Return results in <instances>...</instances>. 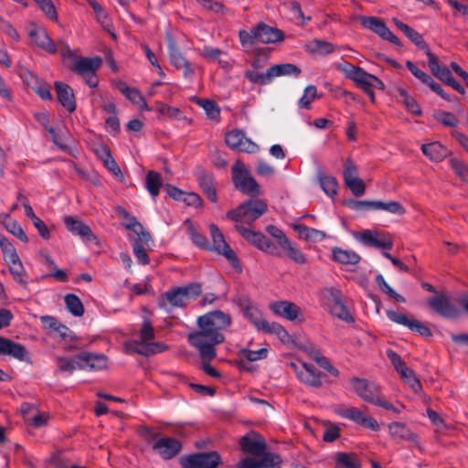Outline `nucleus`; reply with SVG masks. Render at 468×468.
I'll return each mask as SVG.
<instances>
[{
    "instance_id": "4be33fe9",
    "label": "nucleus",
    "mask_w": 468,
    "mask_h": 468,
    "mask_svg": "<svg viewBox=\"0 0 468 468\" xmlns=\"http://www.w3.org/2000/svg\"><path fill=\"white\" fill-rule=\"evenodd\" d=\"M80 370H101L107 367L108 358L103 354L82 351L77 354Z\"/></svg>"
},
{
    "instance_id": "774afa93",
    "label": "nucleus",
    "mask_w": 468,
    "mask_h": 468,
    "mask_svg": "<svg viewBox=\"0 0 468 468\" xmlns=\"http://www.w3.org/2000/svg\"><path fill=\"white\" fill-rule=\"evenodd\" d=\"M31 90L44 101H51L53 99L50 91V86L41 80H39L38 83L35 84Z\"/></svg>"
},
{
    "instance_id": "de8ad7c7",
    "label": "nucleus",
    "mask_w": 468,
    "mask_h": 468,
    "mask_svg": "<svg viewBox=\"0 0 468 468\" xmlns=\"http://www.w3.org/2000/svg\"><path fill=\"white\" fill-rule=\"evenodd\" d=\"M373 210H385L396 215L405 213V208L398 201L383 202L380 200H373Z\"/></svg>"
},
{
    "instance_id": "c9c22d12",
    "label": "nucleus",
    "mask_w": 468,
    "mask_h": 468,
    "mask_svg": "<svg viewBox=\"0 0 468 468\" xmlns=\"http://www.w3.org/2000/svg\"><path fill=\"white\" fill-rule=\"evenodd\" d=\"M332 258L335 261L345 265H356L361 260V257L356 252L337 247L333 249Z\"/></svg>"
},
{
    "instance_id": "72a5a7b5",
    "label": "nucleus",
    "mask_w": 468,
    "mask_h": 468,
    "mask_svg": "<svg viewBox=\"0 0 468 468\" xmlns=\"http://www.w3.org/2000/svg\"><path fill=\"white\" fill-rule=\"evenodd\" d=\"M335 468H361V461L354 452H339L335 455Z\"/></svg>"
},
{
    "instance_id": "2eb2a0df",
    "label": "nucleus",
    "mask_w": 468,
    "mask_h": 468,
    "mask_svg": "<svg viewBox=\"0 0 468 468\" xmlns=\"http://www.w3.org/2000/svg\"><path fill=\"white\" fill-rule=\"evenodd\" d=\"M356 238L367 247L390 250L393 248L391 237L384 232L366 229L357 233Z\"/></svg>"
},
{
    "instance_id": "58836bf2",
    "label": "nucleus",
    "mask_w": 468,
    "mask_h": 468,
    "mask_svg": "<svg viewBox=\"0 0 468 468\" xmlns=\"http://www.w3.org/2000/svg\"><path fill=\"white\" fill-rule=\"evenodd\" d=\"M162 185L161 175L154 170L148 171L145 176V187L154 199L159 195Z\"/></svg>"
},
{
    "instance_id": "a19ab883",
    "label": "nucleus",
    "mask_w": 468,
    "mask_h": 468,
    "mask_svg": "<svg viewBox=\"0 0 468 468\" xmlns=\"http://www.w3.org/2000/svg\"><path fill=\"white\" fill-rule=\"evenodd\" d=\"M272 79L275 77L281 76H299L301 73V69L292 63H282L270 67Z\"/></svg>"
},
{
    "instance_id": "f704fd0d",
    "label": "nucleus",
    "mask_w": 468,
    "mask_h": 468,
    "mask_svg": "<svg viewBox=\"0 0 468 468\" xmlns=\"http://www.w3.org/2000/svg\"><path fill=\"white\" fill-rule=\"evenodd\" d=\"M197 181L204 195H206L210 202L216 203L218 201V196L213 176L211 174L202 173L198 176Z\"/></svg>"
},
{
    "instance_id": "a18cd8bd",
    "label": "nucleus",
    "mask_w": 468,
    "mask_h": 468,
    "mask_svg": "<svg viewBox=\"0 0 468 468\" xmlns=\"http://www.w3.org/2000/svg\"><path fill=\"white\" fill-rule=\"evenodd\" d=\"M264 334L275 335L280 341L285 345L292 343V337L288 331L281 324L276 322L270 323Z\"/></svg>"
},
{
    "instance_id": "c03bdc74",
    "label": "nucleus",
    "mask_w": 468,
    "mask_h": 468,
    "mask_svg": "<svg viewBox=\"0 0 468 468\" xmlns=\"http://www.w3.org/2000/svg\"><path fill=\"white\" fill-rule=\"evenodd\" d=\"M56 366L58 371L67 372L71 375L76 369H79V359L77 358V355L72 357L57 356Z\"/></svg>"
},
{
    "instance_id": "6e6552de",
    "label": "nucleus",
    "mask_w": 468,
    "mask_h": 468,
    "mask_svg": "<svg viewBox=\"0 0 468 468\" xmlns=\"http://www.w3.org/2000/svg\"><path fill=\"white\" fill-rule=\"evenodd\" d=\"M221 463V455L216 451L198 452L179 458L182 468H218Z\"/></svg>"
},
{
    "instance_id": "09e8293b",
    "label": "nucleus",
    "mask_w": 468,
    "mask_h": 468,
    "mask_svg": "<svg viewBox=\"0 0 468 468\" xmlns=\"http://www.w3.org/2000/svg\"><path fill=\"white\" fill-rule=\"evenodd\" d=\"M65 303L68 311L74 316L80 317L84 314L83 304L79 298L74 293H68L65 296Z\"/></svg>"
},
{
    "instance_id": "f257e3e1",
    "label": "nucleus",
    "mask_w": 468,
    "mask_h": 468,
    "mask_svg": "<svg viewBox=\"0 0 468 468\" xmlns=\"http://www.w3.org/2000/svg\"><path fill=\"white\" fill-rule=\"evenodd\" d=\"M231 322V316L220 310L207 312L197 317V330L187 335V342L198 351L201 358L211 361L217 356L216 346L225 341L223 331Z\"/></svg>"
},
{
    "instance_id": "37998d69",
    "label": "nucleus",
    "mask_w": 468,
    "mask_h": 468,
    "mask_svg": "<svg viewBox=\"0 0 468 468\" xmlns=\"http://www.w3.org/2000/svg\"><path fill=\"white\" fill-rule=\"evenodd\" d=\"M244 77L252 84H259L261 86L270 84L272 81V75L269 68L266 72H258L256 70H246Z\"/></svg>"
},
{
    "instance_id": "9b49d317",
    "label": "nucleus",
    "mask_w": 468,
    "mask_h": 468,
    "mask_svg": "<svg viewBox=\"0 0 468 468\" xmlns=\"http://www.w3.org/2000/svg\"><path fill=\"white\" fill-rule=\"evenodd\" d=\"M353 389L364 401L376 405L380 397V388L367 378L353 377L350 379Z\"/></svg>"
},
{
    "instance_id": "6e6d98bb",
    "label": "nucleus",
    "mask_w": 468,
    "mask_h": 468,
    "mask_svg": "<svg viewBox=\"0 0 468 468\" xmlns=\"http://www.w3.org/2000/svg\"><path fill=\"white\" fill-rule=\"evenodd\" d=\"M376 283L378 284V288L388 296L392 297L394 300H396L398 303H405L406 299L395 292V290L389 286V284L386 282L385 278L382 274H378L376 276Z\"/></svg>"
},
{
    "instance_id": "39448f33",
    "label": "nucleus",
    "mask_w": 468,
    "mask_h": 468,
    "mask_svg": "<svg viewBox=\"0 0 468 468\" xmlns=\"http://www.w3.org/2000/svg\"><path fill=\"white\" fill-rule=\"evenodd\" d=\"M231 179L236 189L240 193L252 197L260 194L259 184L239 159L235 162L231 168Z\"/></svg>"
},
{
    "instance_id": "4d7b16f0",
    "label": "nucleus",
    "mask_w": 468,
    "mask_h": 468,
    "mask_svg": "<svg viewBox=\"0 0 468 468\" xmlns=\"http://www.w3.org/2000/svg\"><path fill=\"white\" fill-rule=\"evenodd\" d=\"M316 87L314 85H309L304 89L303 96L298 101V106L303 109H310L312 102L315 98H319L316 94Z\"/></svg>"
},
{
    "instance_id": "e433bc0d",
    "label": "nucleus",
    "mask_w": 468,
    "mask_h": 468,
    "mask_svg": "<svg viewBox=\"0 0 468 468\" xmlns=\"http://www.w3.org/2000/svg\"><path fill=\"white\" fill-rule=\"evenodd\" d=\"M335 50L334 45L331 42L314 38L306 44V51L310 54L315 55H328Z\"/></svg>"
},
{
    "instance_id": "e2e57ef3",
    "label": "nucleus",
    "mask_w": 468,
    "mask_h": 468,
    "mask_svg": "<svg viewBox=\"0 0 468 468\" xmlns=\"http://www.w3.org/2000/svg\"><path fill=\"white\" fill-rule=\"evenodd\" d=\"M41 11L52 21L58 19L56 7L51 0H34Z\"/></svg>"
},
{
    "instance_id": "338daca9",
    "label": "nucleus",
    "mask_w": 468,
    "mask_h": 468,
    "mask_svg": "<svg viewBox=\"0 0 468 468\" xmlns=\"http://www.w3.org/2000/svg\"><path fill=\"white\" fill-rule=\"evenodd\" d=\"M344 205L356 211L373 210V201L370 200L347 199L344 201Z\"/></svg>"
},
{
    "instance_id": "052dcab7",
    "label": "nucleus",
    "mask_w": 468,
    "mask_h": 468,
    "mask_svg": "<svg viewBox=\"0 0 468 468\" xmlns=\"http://www.w3.org/2000/svg\"><path fill=\"white\" fill-rule=\"evenodd\" d=\"M450 165L452 169L454 171L457 176H459L463 181L468 183V166L464 162L458 158H451Z\"/></svg>"
},
{
    "instance_id": "79ce46f5",
    "label": "nucleus",
    "mask_w": 468,
    "mask_h": 468,
    "mask_svg": "<svg viewBox=\"0 0 468 468\" xmlns=\"http://www.w3.org/2000/svg\"><path fill=\"white\" fill-rule=\"evenodd\" d=\"M9 266V271L13 276V279L23 288L27 287V282L26 280V271L20 261V258H17L14 261L6 262Z\"/></svg>"
},
{
    "instance_id": "2f4dec72",
    "label": "nucleus",
    "mask_w": 468,
    "mask_h": 468,
    "mask_svg": "<svg viewBox=\"0 0 468 468\" xmlns=\"http://www.w3.org/2000/svg\"><path fill=\"white\" fill-rule=\"evenodd\" d=\"M421 151L425 156L433 162H441L451 154L444 145L437 141L422 144Z\"/></svg>"
},
{
    "instance_id": "cd10ccee",
    "label": "nucleus",
    "mask_w": 468,
    "mask_h": 468,
    "mask_svg": "<svg viewBox=\"0 0 468 468\" xmlns=\"http://www.w3.org/2000/svg\"><path fill=\"white\" fill-rule=\"evenodd\" d=\"M330 301L332 302L331 304V313L335 316L338 317L339 319L347 322V323H353L355 320L353 316L350 314L348 309L342 302V295L341 292L339 290L330 289Z\"/></svg>"
},
{
    "instance_id": "dca6fc26",
    "label": "nucleus",
    "mask_w": 468,
    "mask_h": 468,
    "mask_svg": "<svg viewBox=\"0 0 468 468\" xmlns=\"http://www.w3.org/2000/svg\"><path fill=\"white\" fill-rule=\"evenodd\" d=\"M428 305L444 319L454 320L461 314L460 309L445 295L429 298Z\"/></svg>"
},
{
    "instance_id": "49530a36",
    "label": "nucleus",
    "mask_w": 468,
    "mask_h": 468,
    "mask_svg": "<svg viewBox=\"0 0 468 468\" xmlns=\"http://www.w3.org/2000/svg\"><path fill=\"white\" fill-rule=\"evenodd\" d=\"M197 102L204 109L208 119L217 122L220 120V108L215 101L208 99H198Z\"/></svg>"
},
{
    "instance_id": "8fccbe9b",
    "label": "nucleus",
    "mask_w": 468,
    "mask_h": 468,
    "mask_svg": "<svg viewBox=\"0 0 468 468\" xmlns=\"http://www.w3.org/2000/svg\"><path fill=\"white\" fill-rule=\"evenodd\" d=\"M319 182L323 191L333 197L337 193L338 182L333 176L319 175Z\"/></svg>"
},
{
    "instance_id": "13d9d810",
    "label": "nucleus",
    "mask_w": 468,
    "mask_h": 468,
    "mask_svg": "<svg viewBox=\"0 0 468 468\" xmlns=\"http://www.w3.org/2000/svg\"><path fill=\"white\" fill-rule=\"evenodd\" d=\"M168 56L171 64L176 69H181L187 62V59L183 56L179 48L173 43L168 46Z\"/></svg>"
},
{
    "instance_id": "6ab92c4d",
    "label": "nucleus",
    "mask_w": 468,
    "mask_h": 468,
    "mask_svg": "<svg viewBox=\"0 0 468 468\" xmlns=\"http://www.w3.org/2000/svg\"><path fill=\"white\" fill-rule=\"evenodd\" d=\"M64 224L69 232L73 235L79 236L84 242L98 244L97 236L82 220L72 216H66L64 218Z\"/></svg>"
},
{
    "instance_id": "ea45409f",
    "label": "nucleus",
    "mask_w": 468,
    "mask_h": 468,
    "mask_svg": "<svg viewBox=\"0 0 468 468\" xmlns=\"http://www.w3.org/2000/svg\"><path fill=\"white\" fill-rule=\"evenodd\" d=\"M184 224L187 227V232L190 236V239L197 247L203 250H209V243L205 235L200 233L193 225L190 218H186L184 221Z\"/></svg>"
},
{
    "instance_id": "3c124183",
    "label": "nucleus",
    "mask_w": 468,
    "mask_h": 468,
    "mask_svg": "<svg viewBox=\"0 0 468 468\" xmlns=\"http://www.w3.org/2000/svg\"><path fill=\"white\" fill-rule=\"evenodd\" d=\"M398 91L407 110L415 116H420L422 114V111L417 101L403 88H399Z\"/></svg>"
},
{
    "instance_id": "412c9836",
    "label": "nucleus",
    "mask_w": 468,
    "mask_h": 468,
    "mask_svg": "<svg viewBox=\"0 0 468 468\" xmlns=\"http://www.w3.org/2000/svg\"><path fill=\"white\" fill-rule=\"evenodd\" d=\"M291 367L295 370L297 378L303 383L315 388L322 387V373L316 370L314 366L303 363L301 367H298L295 363H291Z\"/></svg>"
},
{
    "instance_id": "f8f14e48",
    "label": "nucleus",
    "mask_w": 468,
    "mask_h": 468,
    "mask_svg": "<svg viewBox=\"0 0 468 468\" xmlns=\"http://www.w3.org/2000/svg\"><path fill=\"white\" fill-rule=\"evenodd\" d=\"M360 21L363 27L371 30L382 39L387 40L399 48L402 47V43L399 38L390 31L381 18L377 16H360Z\"/></svg>"
},
{
    "instance_id": "c85d7f7f",
    "label": "nucleus",
    "mask_w": 468,
    "mask_h": 468,
    "mask_svg": "<svg viewBox=\"0 0 468 468\" xmlns=\"http://www.w3.org/2000/svg\"><path fill=\"white\" fill-rule=\"evenodd\" d=\"M393 23L395 26L401 30L405 36L412 42L414 43L418 48L423 50L428 57V53L431 52L429 45L424 40L423 36L417 32L415 29L405 24L404 22L400 21L398 18H393Z\"/></svg>"
},
{
    "instance_id": "0e129e2a",
    "label": "nucleus",
    "mask_w": 468,
    "mask_h": 468,
    "mask_svg": "<svg viewBox=\"0 0 468 468\" xmlns=\"http://www.w3.org/2000/svg\"><path fill=\"white\" fill-rule=\"evenodd\" d=\"M239 37L240 44L243 47L253 46L256 42H258L256 27H252L250 31L239 30Z\"/></svg>"
},
{
    "instance_id": "5fc2aeb1",
    "label": "nucleus",
    "mask_w": 468,
    "mask_h": 468,
    "mask_svg": "<svg viewBox=\"0 0 468 468\" xmlns=\"http://www.w3.org/2000/svg\"><path fill=\"white\" fill-rule=\"evenodd\" d=\"M259 457H261L260 460L261 468H280L282 463V457L275 452L264 451Z\"/></svg>"
},
{
    "instance_id": "b1692460",
    "label": "nucleus",
    "mask_w": 468,
    "mask_h": 468,
    "mask_svg": "<svg viewBox=\"0 0 468 468\" xmlns=\"http://www.w3.org/2000/svg\"><path fill=\"white\" fill-rule=\"evenodd\" d=\"M0 356H9L19 361L30 362L29 353L23 345L4 336H0Z\"/></svg>"
},
{
    "instance_id": "aec40b11",
    "label": "nucleus",
    "mask_w": 468,
    "mask_h": 468,
    "mask_svg": "<svg viewBox=\"0 0 468 468\" xmlns=\"http://www.w3.org/2000/svg\"><path fill=\"white\" fill-rule=\"evenodd\" d=\"M168 349L167 345L163 342L153 343L147 346H141L139 340H128L123 344V350L126 354H136L144 356H150L163 353Z\"/></svg>"
},
{
    "instance_id": "423d86ee",
    "label": "nucleus",
    "mask_w": 468,
    "mask_h": 468,
    "mask_svg": "<svg viewBox=\"0 0 468 468\" xmlns=\"http://www.w3.org/2000/svg\"><path fill=\"white\" fill-rule=\"evenodd\" d=\"M266 231L276 239L278 248L294 263L303 265L307 262L304 253L293 243L286 234L274 225H268Z\"/></svg>"
},
{
    "instance_id": "7c9ffc66",
    "label": "nucleus",
    "mask_w": 468,
    "mask_h": 468,
    "mask_svg": "<svg viewBox=\"0 0 468 468\" xmlns=\"http://www.w3.org/2000/svg\"><path fill=\"white\" fill-rule=\"evenodd\" d=\"M29 37L34 43L41 49L55 54L58 51L57 46L49 37L48 32L42 28H35L30 30Z\"/></svg>"
},
{
    "instance_id": "20e7f679",
    "label": "nucleus",
    "mask_w": 468,
    "mask_h": 468,
    "mask_svg": "<svg viewBox=\"0 0 468 468\" xmlns=\"http://www.w3.org/2000/svg\"><path fill=\"white\" fill-rule=\"evenodd\" d=\"M202 292L199 282H190L184 286L173 288L161 295L172 307H186L190 301L197 299Z\"/></svg>"
},
{
    "instance_id": "f03ea898",
    "label": "nucleus",
    "mask_w": 468,
    "mask_h": 468,
    "mask_svg": "<svg viewBox=\"0 0 468 468\" xmlns=\"http://www.w3.org/2000/svg\"><path fill=\"white\" fill-rule=\"evenodd\" d=\"M268 206L261 199H248L236 208L227 212L228 219L251 225L255 220L266 213Z\"/></svg>"
},
{
    "instance_id": "1a4fd4ad",
    "label": "nucleus",
    "mask_w": 468,
    "mask_h": 468,
    "mask_svg": "<svg viewBox=\"0 0 468 468\" xmlns=\"http://www.w3.org/2000/svg\"><path fill=\"white\" fill-rule=\"evenodd\" d=\"M101 62L102 60L100 57L78 58L75 59L71 70L81 76L89 87L96 88L99 83L96 72L101 67Z\"/></svg>"
},
{
    "instance_id": "ddd939ff",
    "label": "nucleus",
    "mask_w": 468,
    "mask_h": 468,
    "mask_svg": "<svg viewBox=\"0 0 468 468\" xmlns=\"http://www.w3.org/2000/svg\"><path fill=\"white\" fill-rule=\"evenodd\" d=\"M335 412L344 418L350 420L364 428L377 431L379 430L378 422L372 417L367 416L359 409L356 407H338L335 410Z\"/></svg>"
},
{
    "instance_id": "a211bd4d",
    "label": "nucleus",
    "mask_w": 468,
    "mask_h": 468,
    "mask_svg": "<svg viewBox=\"0 0 468 468\" xmlns=\"http://www.w3.org/2000/svg\"><path fill=\"white\" fill-rule=\"evenodd\" d=\"M153 451L165 461L172 460L176 457L183 449L182 442L169 436L161 437L156 440L152 445Z\"/></svg>"
},
{
    "instance_id": "69168bd1",
    "label": "nucleus",
    "mask_w": 468,
    "mask_h": 468,
    "mask_svg": "<svg viewBox=\"0 0 468 468\" xmlns=\"http://www.w3.org/2000/svg\"><path fill=\"white\" fill-rule=\"evenodd\" d=\"M133 251L139 263L146 265L150 262V258L141 241L134 240L133 243Z\"/></svg>"
},
{
    "instance_id": "5701e85b",
    "label": "nucleus",
    "mask_w": 468,
    "mask_h": 468,
    "mask_svg": "<svg viewBox=\"0 0 468 468\" xmlns=\"http://www.w3.org/2000/svg\"><path fill=\"white\" fill-rule=\"evenodd\" d=\"M264 439L257 432L251 431L239 440V447L245 453L260 456L266 450Z\"/></svg>"
},
{
    "instance_id": "bf43d9fd",
    "label": "nucleus",
    "mask_w": 468,
    "mask_h": 468,
    "mask_svg": "<svg viewBox=\"0 0 468 468\" xmlns=\"http://www.w3.org/2000/svg\"><path fill=\"white\" fill-rule=\"evenodd\" d=\"M268 355L267 348H260L259 350L253 351L246 348H242L239 352V356L243 357L246 361L253 362L260 359L266 358Z\"/></svg>"
},
{
    "instance_id": "bb28decb",
    "label": "nucleus",
    "mask_w": 468,
    "mask_h": 468,
    "mask_svg": "<svg viewBox=\"0 0 468 468\" xmlns=\"http://www.w3.org/2000/svg\"><path fill=\"white\" fill-rule=\"evenodd\" d=\"M258 42L271 44L282 41L284 33L277 27H271L263 22L256 25Z\"/></svg>"
},
{
    "instance_id": "4468645a",
    "label": "nucleus",
    "mask_w": 468,
    "mask_h": 468,
    "mask_svg": "<svg viewBox=\"0 0 468 468\" xmlns=\"http://www.w3.org/2000/svg\"><path fill=\"white\" fill-rule=\"evenodd\" d=\"M244 317L253 324L257 330L264 333L270 322H268L262 312L248 297L240 298L238 302Z\"/></svg>"
},
{
    "instance_id": "4c0bfd02",
    "label": "nucleus",
    "mask_w": 468,
    "mask_h": 468,
    "mask_svg": "<svg viewBox=\"0 0 468 468\" xmlns=\"http://www.w3.org/2000/svg\"><path fill=\"white\" fill-rule=\"evenodd\" d=\"M3 217L5 220L2 223L5 229L18 239L27 243L28 241V238L21 225L16 220L13 219L9 214H5Z\"/></svg>"
},
{
    "instance_id": "7ed1b4c3",
    "label": "nucleus",
    "mask_w": 468,
    "mask_h": 468,
    "mask_svg": "<svg viewBox=\"0 0 468 468\" xmlns=\"http://www.w3.org/2000/svg\"><path fill=\"white\" fill-rule=\"evenodd\" d=\"M209 233L212 239V247L209 246L208 250H213L219 255L224 256L231 267L238 272H242V265L235 251L225 240V237L218 225L211 223L208 226Z\"/></svg>"
},
{
    "instance_id": "680f3d73",
    "label": "nucleus",
    "mask_w": 468,
    "mask_h": 468,
    "mask_svg": "<svg viewBox=\"0 0 468 468\" xmlns=\"http://www.w3.org/2000/svg\"><path fill=\"white\" fill-rule=\"evenodd\" d=\"M434 119L446 127H456L459 123V119L451 112L435 113Z\"/></svg>"
},
{
    "instance_id": "473e14b6",
    "label": "nucleus",
    "mask_w": 468,
    "mask_h": 468,
    "mask_svg": "<svg viewBox=\"0 0 468 468\" xmlns=\"http://www.w3.org/2000/svg\"><path fill=\"white\" fill-rule=\"evenodd\" d=\"M428 64L431 73L444 84L452 77L451 70L445 66H441L437 56L432 52L428 53Z\"/></svg>"
},
{
    "instance_id": "f3484780",
    "label": "nucleus",
    "mask_w": 468,
    "mask_h": 468,
    "mask_svg": "<svg viewBox=\"0 0 468 468\" xmlns=\"http://www.w3.org/2000/svg\"><path fill=\"white\" fill-rule=\"evenodd\" d=\"M225 143L230 149L238 152L254 154L259 150L258 144L247 138L243 131L238 129L226 133Z\"/></svg>"
},
{
    "instance_id": "9d476101",
    "label": "nucleus",
    "mask_w": 468,
    "mask_h": 468,
    "mask_svg": "<svg viewBox=\"0 0 468 468\" xmlns=\"http://www.w3.org/2000/svg\"><path fill=\"white\" fill-rule=\"evenodd\" d=\"M336 69L341 71L346 79L351 80L364 92L372 90L371 79L367 76L371 73L367 72L363 68L343 61L336 66Z\"/></svg>"
},
{
    "instance_id": "603ef678",
    "label": "nucleus",
    "mask_w": 468,
    "mask_h": 468,
    "mask_svg": "<svg viewBox=\"0 0 468 468\" xmlns=\"http://www.w3.org/2000/svg\"><path fill=\"white\" fill-rule=\"evenodd\" d=\"M0 249L5 262L14 261L19 258L15 246L2 234H0Z\"/></svg>"
},
{
    "instance_id": "0eeeda50",
    "label": "nucleus",
    "mask_w": 468,
    "mask_h": 468,
    "mask_svg": "<svg viewBox=\"0 0 468 468\" xmlns=\"http://www.w3.org/2000/svg\"><path fill=\"white\" fill-rule=\"evenodd\" d=\"M235 229L245 240L258 250L274 257H282V251H281L277 244H274L263 233L251 230L241 225H236Z\"/></svg>"
},
{
    "instance_id": "a878e982",
    "label": "nucleus",
    "mask_w": 468,
    "mask_h": 468,
    "mask_svg": "<svg viewBox=\"0 0 468 468\" xmlns=\"http://www.w3.org/2000/svg\"><path fill=\"white\" fill-rule=\"evenodd\" d=\"M59 103L69 112L76 110V100L72 88L61 81L54 83Z\"/></svg>"
},
{
    "instance_id": "c756f323",
    "label": "nucleus",
    "mask_w": 468,
    "mask_h": 468,
    "mask_svg": "<svg viewBox=\"0 0 468 468\" xmlns=\"http://www.w3.org/2000/svg\"><path fill=\"white\" fill-rule=\"evenodd\" d=\"M388 431L390 436L395 441H406L413 443H418L419 437L413 432L405 423L399 421H393L388 424Z\"/></svg>"
},
{
    "instance_id": "393cba45",
    "label": "nucleus",
    "mask_w": 468,
    "mask_h": 468,
    "mask_svg": "<svg viewBox=\"0 0 468 468\" xmlns=\"http://www.w3.org/2000/svg\"><path fill=\"white\" fill-rule=\"evenodd\" d=\"M269 309L277 316L283 317L288 321L298 320L300 308L290 301H275L269 304Z\"/></svg>"
},
{
    "instance_id": "864d4df0",
    "label": "nucleus",
    "mask_w": 468,
    "mask_h": 468,
    "mask_svg": "<svg viewBox=\"0 0 468 468\" xmlns=\"http://www.w3.org/2000/svg\"><path fill=\"white\" fill-rule=\"evenodd\" d=\"M154 329L153 327L151 321L149 319H144L140 329L139 341L141 343V346H144L145 347L147 346V345H152L154 343L152 342V340L154 339Z\"/></svg>"
}]
</instances>
